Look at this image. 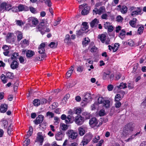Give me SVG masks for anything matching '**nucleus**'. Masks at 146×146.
I'll use <instances>...</instances> for the list:
<instances>
[{"label":"nucleus","mask_w":146,"mask_h":146,"mask_svg":"<svg viewBox=\"0 0 146 146\" xmlns=\"http://www.w3.org/2000/svg\"><path fill=\"white\" fill-rule=\"evenodd\" d=\"M8 106L7 105L2 104L0 107V111L1 113H4L7 110Z\"/></svg>","instance_id":"nucleus-14"},{"label":"nucleus","mask_w":146,"mask_h":146,"mask_svg":"<svg viewBox=\"0 0 146 146\" xmlns=\"http://www.w3.org/2000/svg\"><path fill=\"white\" fill-rule=\"evenodd\" d=\"M61 129L63 130H66L68 128L67 125L64 124H62L60 126Z\"/></svg>","instance_id":"nucleus-39"},{"label":"nucleus","mask_w":146,"mask_h":146,"mask_svg":"<svg viewBox=\"0 0 146 146\" xmlns=\"http://www.w3.org/2000/svg\"><path fill=\"white\" fill-rule=\"evenodd\" d=\"M70 38V35L68 34L66 35L65 36V38L64 40V42L66 43H68Z\"/></svg>","instance_id":"nucleus-53"},{"label":"nucleus","mask_w":146,"mask_h":146,"mask_svg":"<svg viewBox=\"0 0 146 146\" xmlns=\"http://www.w3.org/2000/svg\"><path fill=\"white\" fill-rule=\"evenodd\" d=\"M84 118L80 115H78L76 117L75 121L78 125H81L84 123Z\"/></svg>","instance_id":"nucleus-6"},{"label":"nucleus","mask_w":146,"mask_h":146,"mask_svg":"<svg viewBox=\"0 0 146 146\" xmlns=\"http://www.w3.org/2000/svg\"><path fill=\"white\" fill-rule=\"evenodd\" d=\"M16 24L18 25L21 26L22 25H23V23L21 20H16Z\"/></svg>","instance_id":"nucleus-61"},{"label":"nucleus","mask_w":146,"mask_h":146,"mask_svg":"<svg viewBox=\"0 0 146 146\" xmlns=\"http://www.w3.org/2000/svg\"><path fill=\"white\" fill-rule=\"evenodd\" d=\"M44 140V138L42 133H37V136L36 138V141L40 143V145H42V143Z\"/></svg>","instance_id":"nucleus-9"},{"label":"nucleus","mask_w":146,"mask_h":146,"mask_svg":"<svg viewBox=\"0 0 146 146\" xmlns=\"http://www.w3.org/2000/svg\"><path fill=\"white\" fill-rule=\"evenodd\" d=\"M99 23V21L97 19L95 18L90 23V26L92 28L94 27H96Z\"/></svg>","instance_id":"nucleus-17"},{"label":"nucleus","mask_w":146,"mask_h":146,"mask_svg":"<svg viewBox=\"0 0 146 146\" xmlns=\"http://www.w3.org/2000/svg\"><path fill=\"white\" fill-rule=\"evenodd\" d=\"M98 102L99 104H102V106H105L106 108L110 106V101L108 100H105L102 98L99 97L98 99Z\"/></svg>","instance_id":"nucleus-2"},{"label":"nucleus","mask_w":146,"mask_h":146,"mask_svg":"<svg viewBox=\"0 0 146 146\" xmlns=\"http://www.w3.org/2000/svg\"><path fill=\"white\" fill-rule=\"evenodd\" d=\"M117 87L119 89H125L127 88V84L123 82L121 83L119 85L117 86Z\"/></svg>","instance_id":"nucleus-26"},{"label":"nucleus","mask_w":146,"mask_h":146,"mask_svg":"<svg viewBox=\"0 0 146 146\" xmlns=\"http://www.w3.org/2000/svg\"><path fill=\"white\" fill-rule=\"evenodd\" d=\"M40 100L38 99H36L33 101V104L35 106H38L40 104Z\"/></svg>","instance_id":"nucleus-30"},{"label":"nucleus","mask_w":146,"mask_h":146,"mask_svg":"<svg viewBox=\"0 0 146 146\" xmlns=\"http://www.w3.org/2000/svg\"><path fill=\"white\" fill-rule=\"evenodd\" d=\"M120 11L123 14H125L127 11V7L124 5L122 6L120 9Z\"/></svg>","instance_id":"nucleus-24"},{"label":"nucleus","mask_w":146,"mask_h":146,"mask_svg":"<svg viewBox=\"0 0 146 146\" xmlns=\"http://www.w3.org/2000/svg\"><path fill=\"white\" fill-rule=\"evenodd\" d=\"M123 129L124 130H126L131 132L133 130V128L132 127V125L130 124H128L125 125L123 128Z\"/></svg>","instance_id":"nucleus-16"},{"label":"nucleus","mask_w":146,"mask_h":146,"mask_svg":"<svg viewBox=\"0 0 146 146\" xmlns=\"http://www.w3.org/2000/svg\"><path fill=\"white\" fill-rule=\"evenodd\" d=\"M90 41V40L89 38L87 37H85L84 39V41L82 42V44L84 45H86L88 44Z\"/></svg>","instance_id":"nucleus-34"},{"label":"nucleus","mask_w":146,"mask_h":146,"mask_svg":"<svg viewBox=\"0 0 146 146\" xmlns=\"http://www.w3.org/2000/svg\"><path fill=\"white\" fill-rule=\"evenodd\" d=\"M17 41L19 42L23 38V35L22 33H19L17 36Z\"/></svg>","instance_id":"nucleus-42"},{"label":"nucleus","mask_w":146,"mask_h":146,"mask_svg":"<svg viewBox=\"0 0 146 146\" xmlns=\"http://www.w3.org/2000/svg\"><path fill=\"white\" fill-rule=\"evenodd\" d=\"M138 66V64H136L134 65V67L132 71V73H134L136 72V71H137Z\"/></svg>","instance_id":"nucleus-47"},{"label":"nucleus","mask_w":146,"mask_h":146,"mask_svg":"<svg viewBox=\"0 0 146 146\" xmlns=\"http://www.w3.org/2000/svg\"><path fill=\"white\" fill-rule=\"evenodd\" d=\"M33 129L32 126L29 127V131L27 133V135L28 137H29L31 136L32 133H33Z\"/></svg>","instance_id":"nucleus-28"},{"label":"nucleus","mask_w":146,"mask_h":146,"mask_svg":"<svg viewBox=\"0 0 146 146\" xmlns=\"http://www.w3.org/2000/svg\"><path fill=\"white\" fill-rule=\"evenodd\" d=\"M44 117L42 115H39L38 117L36 118V119L34 120V122L35 124L37 125L42 123Z\"/></svg>","instance_id":"nucleus-10"},{"label":"nucleus","mask_w":146,"mask_h":146,"mask_svg":"<svg viewBox=\"0 0 146 146\" xmlns=\"http://www.w3.org/2000/svg\"><path fill=\"white\" fill-rule=\"evenodd\" d=\"M74 69H71L69 70L66 73V76L67 78H69L73 72Z\"/></svg>","instance_id":"nucleus-29"},{"label":"nucleus","mask_w":146,"mask_h":146,"mask_svg":"<svg viewBox=\"0 0 146 146\" xmlns=\"http://www.w3.org/2000/svg\"><path fill=\"white\" fill-rule=\"evenodd\" d=\"M47 100L45 98H42L40 100L39 103H40V104H45L47 103Z\"/></svg>","instance_id":"nucleus-52"},{"label":"nucleus","mask_w":146,"mask_h":146,"mask_svg":"<svg viewBox=\"0 0 146 146\" xmlns=\"http://www.w3.org/2000/svg\"><path fill=\"white\" fill-rule=\"evenodd\" d=\"M97 48L95 46L92 47L91 49V52H96L97 50Z\"/></svg>","instance_id":"nucleus-64"},{"label":"nucleus","mask_w":146,"mask_h":146,"mask_svg":"<svg viewBox=\"0 0 146 146\" xmlns=\"http://www.w3.org/2000/svg\"><path fill=\"white\" fill-rule=\"evenodd\" d=\"M110 74L109 73H106L105 72H104L103 76V78L104 79H107L110 78Z\"/></svg>","instance_id":"nucleus-43"},{"label":"nucleus","mask_w":146,"mask_h":146,"mask_svg":"<svg viewBox=\"0 0 146 146\" xmlns=\"http://www.w3.org/2000/svg\"><path fill=\"white\" fill-rule=\"evenodd\" d=\"M98 121L97 119L95 117H93L89 121V123L90 125L92 126H99L97 125Z\"/></svg>","instance_id":"nucleus-7"},{"label":"nucleus","mask_w":146,"mask_h":146,"mask_svg":"<svg viewBox=\"0 0 146 146\" xmlns=\"http://www.w3.org/2000/svg\"><path fill=\"white\" fill-rule=\"evenodd\" d=\"M89 142V141L84 137L81 142V144H82L83 145L82 146H84V145H87Z\"/></svg>","instance_id":"nucleus-35"},{"label":"nucleus","mask_w":146,"mask_h":146,"mask_svg":"<svg viewBox=\"0 0 146 146\" xmlns=\"http://www.w3.org/2000/svg\"><path fill=\"white\" fill-rule=\"evenodd\" d=\"M57 45V43H56L55 42H52L48 45V46L52 48H54L56 47Z\"/></svg>","instance_id":"nucleus-33"},{"label":"nucleus","mask_w":146,"mask_h":146,"mask_svg":"<svg viewBox=\"0 0 146 146\" xmlns=\"http://www.w3.org/2000/svg\"><path fill=\"white\" fill-rule=\"evenodd\" d=\"M101 17L102 19H108V15L107 14L104 13L101 15Z\"/></svg>","instance_id":"nucleus-56"},{"label":"nucleus","mask_w":146,"mask_h":146,"mask_svg":"<svg viewBox=\"0 0 146 146\" xmlns=\"http://www.w3.org/2000/svg\"><path fill=\"white\" fill-rule=\"evenodd\" d=\"M35 54V52L32 50H28L26 53V56L27 58H30Z\"/></svg>","instance_id":"nucleus-21"},{"label":"nucleus","mask_w":146,"mask_h":146,"mask_svg":"<svg viewBox=\"0 0 146 146\" xmlns=\"http://www.w3.org/2000/svg\"><path fill=\"white\" fill-rule=\"evenodd\" d=\"M130 133L128 130L127 131L126 130H125L123 129L122 134L124 136H125L128 135Z\"/></svg>","instance_id":"nucleus-50"},{"label":"nucleus","mask_w":146,"mask_h":146,"mask_svg":"<svg viewBox=\"0 0 146 146\" xmlns=\"http://www.w3.org/2000/svg\"><path fill=\"white\" fill-rule=\"evenodd\" d=\"M85 32V31H83L81 29L79 31H76V34L77 36H79L82 35V34Z\"/></svg>","instance_id":"nucleus-37"},{"label":"nucleus","mask_w":146,"mask_h":146,"mask_svg":"<svg viewBox=\"0 0 146 146\" xmlns=\"http://www.w3.org/2000/svg\"><path fill=\"white\" fill-rule=\"evenodd\" d=\"M11 5L9 4H7L6 3V6L5 7V10L9 11L11 9Z\"/></svg>","instance_id":"nucleus-55"},{"label":"nucleus","mask_w":146,"mask_h":146,"mask_svg":"<svg viewBox=\"0 0 146 146\" xmlns=\"http://www.w3.org/2000/svg\"><path fill=\"white\" fill-rule=\"evenodd\" d=\"M6 6V3L5 2H3L0 5V12H3L5 9Z\"/></svg>","instance_id":"nucleus-23"},{"label":"nucleus","mask_w":146,"mask_h":146,"mask_svg":"<svg viewBox=\"0 0 146 146\" xmlns=\"http://www.w3.org/2000/svg\"><path fill=\"white\" fill-rule=\"evenodd\" d=\"M30 139H27L26 140H25L24 142L26 144V145L25 144H24V145L25 146H27L30 144Z\"/></svg>","instance_id":"nucleus-63"},{"label":"nucleus","mask_w":146,"mask_h":146,"mask_svg":"<svg viewBox=\"0 0 146 146\" xmlns=\"http://www.w3.org/2000/svg\"><path fill=\"white\" fill-rule=\"evenodd\" d=\"M32 19V23L33 25H36L38 23V21L36 18H31Z\"/></svg>","instance_id":"nucleus-31"},{"label":"nucleus","mask_w":146,"mask_h":146,"mask_svg":"<svg viewBox=\"0 0 146 146\" xmlns=\"http://www.w3.org/2000/svg\"><path fill=\"white\" fill-rule=\"evenodd\" d=\"M38 52L40 54H42L43 53L45 52V50L44 48H38Z\"/></svg>","instance_id":"nucleus-60"},{"label":"nucleus","mask_w":146,"mask_h":146,"mask_svg":"<svg viewBox=\"0 0 146 146\" xmlns=\"http://www.w3.org/2000/svg\"><path fill=\"white\" fill-rule=\"evenodd\" d=\"M1 78L3 83L5 84L7 82V78L6 77V76L4 74H2L1 76Z\"/></svg>","instance_id":"nucleus-27"},{"label":"nucleus","mask_w":146,"mask_h":146,"mask_svg":"<svg viewBox=\"0 0 146 146\" xmlns=\"http://www.w3.org/2000/svg\"><path fill=\"white\" fill-rule=\"evenodd\" d=\"M106 12V9L104 6H102L99 9L97 8H95L93 10V14H95L96 15L98 14L99 15H101Z\"/></svg>","instance_id":"nucleus-4"},{"label":"nucleus","mask_w":146,"mask_h":146,"mask_svg":"<svg viewBox=\"0 0 146 146\" xmlns=\"http://www.w3.org/2000/svg\"><path fill=\"white\" fill-rule=\"evenodd\" d=\"M90 9V7L88 6H86L81 12V14L83 15H87L89 12Z\"/></svg>","instance_id":"nucleus-15"},{"label":"nucleus","mask_w":146,"mask_h":146,"mask_svg":"<svg viewBox=\"0 0 146 146\" xmlns=\"http://www.w3.org/2000/svg\"><path fill=\"white\" fill-rule=\"evenodd\" d=\"M22 43L24 44H26L27 45H29V42L28 40H27L26 39H24L22 41Z\"/></svg>","instance_id":"nucleus-62"},{"label":"nucleus","mask_w":146,"mask_h":146,"mask_svg":"<svg viewBox=\"0 0 146 146\" xmlns=\"http://www.w3.org/2000/svg\"><path fill=\"white\" fill-rule=\"evenodd\" d=\"M137 19L136 18H133V20L130 21L129 22V23L131 26L133 27H135L136 25V21Z\"/></svg>","instance_id":"nucleus-25"},{"label":"nucleus","mask_w":146,"mask_h":146,"mask_svg":"<svg viewBox=\"0 0 146 146\" xmlns=\"http://www.w3.org/2000/svg\"><path fill=\"white\" fill-rule=\"evenodd\" d=\"M46 115L47 116H49L50 117L52 118L54 116V114L51 112L48 111L46 113Z\"/></svg>","instance_id":"nucleus-49"},{"label":"nucleus","mask_w":146,"mask_h":146,"mask_svg":"<svg viewBox=\"0 0 146 146\" xmlns=\"http://www.w3.org/2000/svg\"><path fill=\"white\" fill-rule=\"evenodd\" d=\"M121 105V103L119 101H117L115 104V106L117 108H119Z\"/></svg>","instance_id":"nucleus-54"},{"label":"nucleus","mask_w":146,"mask_h":146,"mask_svg":"<svg viewBox=\"0 0 146 146\" xmlns=\"http://www.w3.org/2000/svg\"><path fill=\"white\" fill-rule=\"evenodd\" d=\"M67 134L69 138L72 139H76L78 136V133L75 132L72 130L68 131Z\"/></svg>","instance_id":"nucleus-5"},{"label":"nucleus","mask_w":146,"mask_h":146,"mask_svg":"<svg viewBox=\"0 0 146 146\" xmlns=\"http://www.w3.org/2000/svg\"><path fill=\"white\" fill-rule=\"evenodd\" d=\"M18 8L19 11H28L29 10V8L28 7L21 4L19 5L18 6Z\"/></svg>","instance_id":"nucleus-13"},{"label":"nucleus","mask_w":146,"mask_h":146,"mask_svg":"<svg viewBox=\"0 0 146 146\" xmlns=\"http://www.w3.org/2000/svg\"><path fill=\"white\" fill-rule=\"evenodd\" d=\"M3 123V125L4 128H6L7 127V125L8 124V122L6 120H4V119H3L2 120Z\"/></svg>","instance_id":"nucleus-58"},{"label":"nucleus","mask_w":146,"mask_h":146,"mask_svg":"<svg viewBox=\"0 0 146 146\" xmlns=\"http://www.w3.org/2000/svg\"><path fill=\"white\" fill-rule=\"evenodd\" d=\"M84 69V67L82 66H79L77 68V71L78 72H81Z\"/></svg>","instance_id":"nucleus-51"},{"label":"nucleus","mask_w":146,"mask_h":146,"mask_svg":"<svg viewBox=\"0 0 146 146\" xmlns=\"http://www.w3.org/2000/svg\"><path fill=\"white\" fill-rule=\"evenodd\" d=\"M12 131L13 129L12 127L11 126V124L8 128L7 133L8 134L10 135L12 133Z\"/></svg>","instance_id":"nucleus-38"},{"label":"nucleus","mask_w":146,"mask_h":146,"mask_svg":"<svg viewBox=\"0 0 146 146\" xmlns=\"http://www.w3.org/2000/svg\"><path fill=\"white\" fill-rule=\"evenodd\" d=\"M121 97L120 94H117L115 96V100L117 101H119L121 100Z\"/></svg>","instance_id":"nucleus-41"},{"label":"nucleus","mask_w":146,"mask_h":146,"mask_svg":"<svg viewBox=\"0 0 146 146\" xmlns=\"http://www.w3.org/2000/svg\"><path fill=\"white\" fill-rule=\"evenodd\" d=\"M127 44L131 46H133L134 44V42L131 40H128Z\"/></svg>","instance_id":"nucleus-59"},{"label":"nucleus","mask_w":146,"mask_h":146,"mask_svg":"<svg viewBox=\"0 0 146 146\" xmlns=\"http://www.w3.org/2000/svg\"><path fill=\"white\" fill-rule=\"evenodd\" d=\"M100 137L99 135H96L95 136L94 138L92 140L93 142L94 143L98 142V141L100 139Z\"/></svg>","instance_id":"nucleus-44"},{"label":"nucleus","mask_w":146,"mask_h":146,"mask_svg":"<svg viewBox=\"0 0 146 146\" xmlns=\"http://www.w3.org/2000/svg\"><path fill=\"white\" fill-rule=\"evenodd\" d=\"M6 77L8 78L12 79L13 77V74L9 72L7 73L5 75Z\"/></svg>","instance_id":"nucleus-32"},{"label":"nucleus","mask_w":146,"mask_h":146,"mask_svg":"<svg viewBox=\"0 0 146 146\" xmlns=\"http://www.w3.org/2000/svg\"><path fill=\"white\" fill-rule=\"evenodd\" d=\"M98 38L100 39L102 43H104L106 39V36L105 34H102L99 35L98 36Z\"/></svg>","instance_id":"nucleus-20"},{"label":"nucleus","mask_w":146,"mask_h":146,"mask_svg":"<svg viewBox=\"0 0 146 146\" xmlns=\"http://www.w3.org/2000/svg\"><path fill=\"white\" fill-rule=\"evenodd\" d=\"M137 9L133 11L131 14V16L135 17L136 15H139L141 12V9L140 8L137 7Z\"/></svg>","instance_id":"nucleus-18"},{"label":"nucleus","mask_w":146,"mask_h":146,"mask_svg":"<svg viewBox=\"0 0 146 146\" xmlns=\"http://www.w3.org/2000/svg\"><path fill=\"white\" fill-rule=\"evenodd\" d=\"M64 133L61 131L58 132L55 136L56 139V140L60 141L62 140L64 136Z\"/></svg>","instance_id":"nucleus-11"},{"label":"nucleus","mask_w":146,"mask_h":146,"mask_svg":"<svg viewBox=\"0 0 146 146\" xmlns=\"http://www.w3.org/2000/svg\"><path fill=\"white\" fill-rule=\"evenodd\" d=\"M2 48L4 51H8L9 49V46L6 45H3Z\"/></svg>","instance_id":"nucleus-57"},{"label":"nucleus","mask_w":146,"mask_h":146,"mask_svg":"<svg viewBox=\"0 0 146 146\" xmlns=\"http://www.w3.org/2000/svg\"><path fill=\"white\" fill-rule=\"evenodd\" d=\"M19 56V54L18 53H13L12 56L11 57V59L12 60L15 59H17V56Z\"/></svg>","instance_id":"nucleus-46"},{"label":"nucleus","mask_w":146,"mask_h":146,"mask_svg":"<svg viewBox=\"0 0 146 146\" xmlns=\"http://www.w3.org/2000/svg\"><path fill=\"white\" fill-rule=\"evenodd\" d=\"M19 63L16 61L13 60L10 65V67L12 69H15L19 67Z\"/></svg>","instance_id":"nucleus-12"},{"label":"nucleus","mask_w":146,"mask_h":146,"mask_svg":"<svg viewBox=\"0 0 146 146\" xmlns=\"http://www.w3.org/2000/svg\"><path fill=\"white\" fill-rule=\"evenodd\" d=\"M29 9L31 12L33 13L34 14L37 13L36 9L32 7H30Z\"/></svg>","instance_id":"nucleus-48"},{"label":"nucleus","mask_w":146,"mask_h":146,"mask_svg":"<svg viewBox=\"0 0 146 146\" xmlns=\"http://www.w3.org/2000/svg\"><path fill=\"white\" fill-rule=\"evenodd\" d=\"M48 25L47 21L45 19L42 20L38 25L36 27L37 31H40L41 34L43 35L44 33V30Z\"/></svg>","instance_id":"nucleus-1"},{"label":"nucleus","mask_w":146,"mask_h":146,"mask_svg":"<svg viewBox=\"0 0 146 146\" xmlns=\"http://www.w3.org/2000/svg\"><path fill=\"white\" fill-rule=\"evenodd\" d=\"M6 41L9 43H13L15 41V37L13 33H9L6 36Z\"/></svg>","instance_id":"nucleus-3"},{"label":"nucleus","mask_w":146,"mask_h":146,"mask_svg":"<svg viewBox=\"0 0 146 146\" xmlns=\"http://www.w3.org/2000/svg\"><path fill=\"white\" fill-rule=\"evenodd\" d=\"M44 2L45 4L49 7H50L52 5V3L50 0H44Z\"/></svg>","instance_id":"nucleus-36"},{"label":"nucleus","mask_w":146,"mask_h":146,"mask_svg":"<svg viewBox=\"0 0 146 146\" xmlns=\"http://www.w3.org/2000/svg\"><path fill=\"white\" fill-rule=\"evenodd\" d=\"M72 117L70 115H68L65 119V122L66 123H69L71 120Z\"/></svg>","instance_id":"nucleus-45"},{"label":"nucleus","mask_w":146,"mask_h":146,"mask_svg":"<svg viewBox=\"0 0 146 146\" xmlns=\"http://www.w3.org/2000/svg\"><path fill=\"white\" fill-rule=\"evenodd\" d=\"M78 130L79 134L80 136H82L84 135L85 133V130L82 126L78 127Z\"/></svg>","instance_id":"nucleus-19"},{"label":"nucleus","mask_w":146,"mask_h":146,"mask_svg":"<svg viewBox=\"0 0 146 146\" xmlns=\"http://www.w3.org/2000/svg\"><path fill=\"white\" fill-rule=\"evenodd\" d=\"M92 100V98L91 96V94L89 93H86L84 96V98L83 101L87 103L89 102Z\"/></svg>","instance_id":"nucleus-8"},{"label":"nucleus","mask_w":146,"mask_h":146,"mask_svg":"<svg viewBox=\"0 0 146 146\" xmlns=\"http://www.w3.org/2000/svg\"><path fill=\"white\" fill-rule=\"evenodd\" d=\"M84 137L90 142L93 137V135L91 133H89L86 134Z\"/></svg>","instance_id":"nucleus-22"},{"label":"nucleus","mask_w":146,"mask_h":146,"mask_svg":"<svg viewBox=\"0 0 146 146\" xmlns=\"http://www.w3.org/2000/svg\"><path fill=\"white\" fill-rule=\"evenodd\" d=\"M144 29V27L143 26H141L138 29V33L139 35L143 33V30Z\"/></svg>","instance_id":"nucleus-40"}]
</instances>
